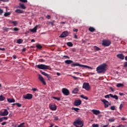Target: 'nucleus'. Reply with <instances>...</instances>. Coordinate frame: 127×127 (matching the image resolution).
Segmentation results:
<instances>
[{"mask_svg":"<svg viewBox=\"0 0 127 127\" xmlns=\"http://www.w3.org/2000/svg\"><path fill=\"white\" fill-rule=\"evenodd\" d=\"M18 127H25V126H24V123L21 124Z\"/></svg>","mask_w":127,"mask_h":127,"instance_id":"38","label":"nucleus"},{"mask_svg":"<svg viewBox=\"0 0 127 127\" xmlns=\"http://www.w3.org/2000/svg\"><path fill=\"white\" fill-rule=\"evenodd\" d=\"M64 63H65V64H72V63H74V62H73V61L70 60H66L64 61Z\"/></svg>","mask_w":127,"mask_h":127,"instance_id":"19","label":"nucleus"},{"mask_svg":"<svg viewBox=\"0 0 127 127\" xmlns=\"http://www.w3.org/2000/svg\"><path fill=\"white\" fill-rule=\"evenodd\" d=\"M13 59H14V60L16 59V56L13 55Z\"/></svg>","mask_w":127,"mask_h":127,"instance_id":"63","label":"nucleus"},{"mask_svg":"<svg viewBox=\"0 0 127 127\" xmlns=\"http://www.w3.org/2000/svg\"><path fill=\"white\" fill-rule=\"evenodd\" d=\"M73 31H74L75 32H78V29L76 28H74Z\"/></svg>","mask_w":127,"mask_h":127,"instance_id":"57","label":"nucleus"},{"mask_svg":"<svg viewBox=\"0 0 127 127\" xmlns=\"http://www.w3.org/2000/svg\"><path fill=\"white\" fill-rule=\"evenodd\" d=\"M94 50H95V51H100V50H101V48L97 47L96 46H95L94 47Z\"/></svg>","mask_w":127,"mask_h":127,"instance_id":"25","label":"nucleus"},{"mask_svg":"<svg viewBox=\"0 0 127 127\" xmlns=\"http://www.w3.org/2000/svg\"><path fill=\"white\" fill-rule=\"evenodd\" d=\"M78 92H79V89L78 88H75L72 90V93L73 94H77Z\"/></svg>","mask_w":127,"mask_h":127,"instance_id":"22","label":"nucleus"},{"mask_svg":"<svg viewBox=\"0 0 127 127\" xmlns=\"http://www.w3.org/2000/svg\"><path fill=\"white\" fill-rule=\"evenodd\" d=\"M97 73H105L107 71V64H103L96 68Z\"/></svg>","mask_w":127,"mask_h":127,"instance_id":"1","label":"nucleus"},{"mask_svg":"<svg viewBox=\"0 0 127 127\" xmlns=\"http://www.w3.org/2000/svg\"><path fill=\"white\" fill-rule=\"evenodd\" d=\"M116 127H127V126L121 125H119L118 126H117Z\"/></svg>","mask_w":127,"mask_h":127,"instance_id":"44","label":"nucleus"},{"mask_svg":"<svg viewBox=\"0 0 127 127\" xmlns=\"http://www.w3.org/2000/svg\"><path fill=\"white\" fill-rule=\"evenodd\" d=\"M55 119V121H58V120H59V118H58V117L56 116L54 117Z\"/></svg>","mask_w":127,"mask_h":127,"instance_id":"51","label":"nucleus"},{"mask_svg":"<svg viewBox=\"0 0 127 127\" xmlns=\"http://www.w3.org/2000/svg\"><path fill=\"white\" fill-rule=\"evenodd\" d=\"M68 35H69L68 32L64 31L60 36V37H61L62 38H64L65 37H67Z\"/></svg>","mask_w":127,"mask_h":127,"instance_id":"12","label":"nucleus"},{"mask_svg":"<svg viewBox=\"0 0 127 127\" xmlns=\"http://www.w3.org/2000/svg\"><path fill=\"white\" fill-rule=\"evenodd\" d=\"M37 27H38V25H36L34 28L31 29L30 30L31 32H36L37 30Z\"/></svg>","mask_w":127,"mask_h":127,"instance_id":"21","label":"nucleus"},{"mask_svg":"<svg viewBox=\"0 0 127 127\" xmlns=\"http://www.w3.org/2000/svg\"><path fill=\"white\" fill-rule=\"evenodd\" d=\"M122 121H126V118L125 117H123L121 119Z\"/></svg>","mask_w":127,"mask_h":127,"instance_id":"64","label":"nucleus"},{"mask_svg":"<svg viewBox=\"0 0 127 127\" xmlns=\"http://www.w3.org/2000/svg\"><path fill=\"white\" fill-rule=\"evenodd\" d=\"M14 105H16L19 108H20V107H21V104L19 103H14Z\"/></svg>","mask_w":127,"mask_h":127,"instance_id":"39","label":"nucleus"},{"mask_svg":"<svg viewBox=\"0 0 127 127\" xmlns=\"http://www.w3.org/2000/svg\"><path fill=\"white\" fill-rule=\"evenodd\" d=\"M40 72H41V74H42V75H44V76H47V73H46L45 72H43V71H42V70H41Z\"/></svg>","mask_w":127,"mask_h":127,"instance_id":"37","label":"nucleus"},{"mask_svg":"<svg viewBox=\"0 0 127 127\" xmlns=\"http://www.w3.org/2000/svg\"><path fill=\"white\" fill-rule=\"evenodd\" d=\"M118 88H120V87H124V84L122 83H118L116 85Z\"/></svg>","mask_w":127,"mask_h":127,"instance_id":"31","label":"nucleus"},{"mask_svg":"<svg viewBox=\"0 0 127 127\" xmlns=\"http://www.w3.org/2000/svg\"><path fill=\"white\" fill-rule=\"evenodd\" d=\"M110 96L111 98H113V99H115V100H119V97L117 95H113L112 94H110Z\"/></svg>","mask_w":127,"mask_h":127,"instance_id":"20","label":"nucleus"},{"mask_svg":"<svg viewBox=\"0 0 127 127\" xmlns=\"http://www.w3.org/2000/svg\"><path fill=\"white\" fill-rule=\"evenodd\" d=\"M32 90L33 92H36V91H37V88H32Z\"/></svg>","mask_w":127,"mask_h":127,"instance_id":"55","label":"nucleus"},{"mask_svg":"<svg viewBox=\"0 0 127 127\" xmlns=\"http://www.w3.org/2000/svg\"><path fill=\"white\" fill-rule=\"evenodd\" d=\"M21 2H27V0H19Z\"/></svg>","mask_w":127,"mask_h":127,"instance_id":"49","label":"nucleus"},{"mask_svg":"<svg viewBox=\"0 0 127 127\" xmlns=\"http://www.w3.org/2000/svg\"><path fill=\"white\" fill-rule=\"evenodd\" d=\"M11 29L12 30H13V31H18V30H19V29H18V28H16V27H15L14 28H11Z\"/></svg>","mask_w":127,"mask_h":127,"instance_id":"34","label":"nucleus"},{"mask_svg":"<svg viewBox=\"0 0 127 127\" xmlns=\"http://www.w3.org/2000/svg\"><path fill=\"white\" fill-rule=\"evenodd\" d=\"M101 102L104 104L105 108H108L109 107V101H107L105 99L101 100Z\"/></svg>","mask_w":127,"mask_h":127,"instance_id":"14","label":"nucleus"},{"mask_svg":"<svg viewBox=\"0 0 127 127\" xmlns=\"http://www.w3.org/2000/svg\"><path fill=\"white\" fill-rule=\"evenodd\" d=\"M89 30L91 32H94V31H95V29L94 28V27H90L89 28Z\"/></svg>","mask_w":127,"mask_h":127,"instance_id":"28","label":"nucleus"},{"mask_svg":"<svg viewBox=\"0 0 127 127\" xmlns=\"http://www.w3.org/2000/svg\"><path fill=\"white\" fill-rule=\"evenodd\" d=\"M49 108L52 111H56V110H57V106L55 105L54 104H50Z\"/></svg>","mask_w":127,"mask_h":127,"instance_id":"8","label":"nucleus"},{"mask_svg":"<svg viewBox=\"0 0 127 127\" xmlns=\"http://www.w3.org/2000/svg\"><path fill=\"white\" fill-rule=\"evenodd\" d=\"M46 77L48 78V79H51V76L49 74H47V75H46Z\"/></svg>","mask_w":127,"mask_h":127,"instance_id":"42","label":"nucleus"},{"mask_svg":"<svg viewBox=\"0 0 127 127\" xmlns=\"http://www.w3.org/2000/svg\"><path fill=\"white\" fill-rule=\"evenodd\" d=\"M38 79L41 82H42L43 85H46V82H45V80H44V78L42 77V75L39 74Z\"/></svg>","mask_w":127,"mask_h":127,"instance_id":"9","label":"nucleus"},{"mask_svg":"<svg viewBox=\"0 0 127 127\" xmlns=\"http://www.w3.org/2000/svg\"><path fill=\"white\" fill-rule=\"evenodd\" d=\"M115 106H113L111 107V110H112V111H115Z\"/></svg>","mask_w":127,"mask_h":127,"instance_id":"47","label":"nucleus"},{"mask_svg":"<svg viewBox=\"0 0 127 127\" xmlns=\"http://www.w3.org/2000/svg\"><path fill=\"white\" fill-rule=\"evenodd\" d=\"M0 50H1L2 51H4V50H5V49H4V48H0Z\"/></svg>","mask_w":127,"mask_h":127,"instance_id":"60","label":"nucleus"},{"mask_svg":"<svg viewBox=\"0 0 127 127\" xmlns=\"http://www.w3.org/2000/svg\"><path fill=\"white\" fill-rule=\"evenodd\" d=\"M7 102H8V103H14L15 100L14 99L7 98Z\"/></svg>","mask_w":127,"mask_h":127,"instance_id":"23","label":"nucleus"},{"mask_svg":"<svg viewBox=\"0 0 127 127\" xmlns=\"http://www.w3.org/2000/svg\"><path fill=\"white\" fill-rule=\"evenodd\" d=\"M124 67H125V68L127 67V62L124 63Z\"/></svg>","mask_w":127,"mask_h":127,"instance_id":"48","label":"nucleus"},{"mask_svg":"<svg viewBox=\"0 0 127 127\" xmlns=\"http://www.w3.org/2000/svg\"><path fill=\"white\" fill-rule=\"evenodd\" d=\"M72 110H73V111H75V112H79V111H80V109L78 108L72 107Z\"/></svg>","mask_w":127,"mask_h":127,"instance_id":"29","label":"nucleus"},{"mask_svg":"<svg viewBox=\"0 0 127 127\" xmlns=\"http://www.w3.org/2000/svg\"><path fill=\"white\" fill-rule=\"evenodd\" d=\"M70 66L71 67H75L76 66H78V67H81V68H87L88 69H90L91 70L93 69V68H92L91 66L84 64H81L78 63L72 64Z\"/></svg>","mask_w":127,"mask_h":127,"instance_id":"2","label":"nucleus"},{"mask_svg":"<svg viewBox=\"0 0 127 127\" xmlns=\"http://www.w3.org/2000/svg\"><path fill=\"white\" fill-rule=\"evenodd\" d=\"M2 13H3V10L0 8V14H2Z\"/></svg>","mask_w":127,"mask_h":127,"instance_id":"50","label":"nucleus"},{"mask_svg":"<svg viewBox=\"0 0 127 127\" xmlns=\"http://www.w3.org/2000/svg\"><path fill=\"white\" fill-rule=\"evenodd\" d=\"M8 29H9V28H6V27H3V30H5L6 31H7L8 30Z\"/></svg>","mask_w":127,"mask_h":127,"instance_id":"45","label":"nucleus"},{"mask_svg":"<svg viewBox=\"0 0 127 127\" xmlns=\"http://www.w3.org/2000/svg\"><path fill=\"white\" fill-rule=\"evenodd\" d=\"M111 43H112L111 42V41L108 40H103L102 41V45H103L104 46H110Z\"/></svg>","mask_w":127,"mask_h":127,"instance_id":"6","label":"nucleus"},{"mask_svg":"<svg viewBox=\"0 0 127 127\" xmlns=\"http://www.w3.org/2000/svg\"><path fill=\"white\" fill-rule=\"evenodd\" d=\"M33 97V96L31 94H27L25 95H24L23 98L25 100H31L32 98Z\"/></svg>","mask_w":127,"mask_h":127,"instance_id":"7","label":"nucleus"},{"mask_svg":"<svg viewBox=\"0 0 127 127\" xmlns=\"http://www.w3.org/2000/svg\"><path fill=\"white\" fill-rule=\"evenodd\" d=\"M36 67H37L38 69H41L42 70H47L48 69V67H49V66L43 64H41L36 65Z\"/></svg>","mask_w":127,"mask_h":127,"instance_id":"4","label":"nucleus"},{"mask_svg":"<svg viewBox=\"0 0 127 127\" xmlns=\"http://www.w3.org/2000/svg\"><path fill=\"white\" fill-rule=\"evenodd\" d=\"M6 124V122H4L1 123L2 126H4Z\"/></svg>","mask_w":127,"mask_h":127,"instance_id":"59","label":"nucleus"},{"mask_svg":"<svg viewBox=\"0 0 127 127\" xmlns=\"http://www.w3.org/2000/svg\"><path fill=\"white\" fill-rule=\"evenodd\" d=\"M9 22L10 23H12L13 24L14 26H16V25H17V24H18V22H17V21H9Z\"/></svg>","mask_w":127,"mask_h":127,"instance_id":"18","label":"nucleus"},{"mask_svg":"<svg viewBox=\"0 0 127 127\" xmlns=\"http://www.w3.org/2000/svg\"><path fill=\"white\" fill-rule=\"evenodd\" d=\"M39 62H45V60L40 59L39 60Z\"/></svg>","mask_w":127,"mask_h":127,"instance_id":"46","label":"nucleus"},{"mask_svg":"<svg viewBox=\"0 0 127 127\" xmlns=\"http://www.w3.org/2000/svg\"><path fill=\"white\" fill-rule=\"evenodd\" d=\"M108 121L109 122H110V123H113V122H115V118H111L109 119Z\"/></svg>","mask_w":127,"mask_h":127,"instance_id":"35","label":"nucleus"},{"mask_svg":"<svg viewBox=\"0 0 127 127\" xmlns=\"http://www.w3.org/2000/svg\"><path fill=\"white\" fill-rule=\"evenodd\" d=\"M82 88L83 89H85L86 91H90V90H91L90 84H89V83L87 82L83 83Z\"/></svg>","mask_w":127,"mask_h":127,"instance_id":"5","label":"nucleus"},{"mask_svg":"<svg viewBox=\"0 0 127 127\" xmlns=\"http://www.w3.org/2000/svg\"><path fill=\"white\" fill-rule=\"evenodd\" d=\"M81 104H82V101H81V100L80 99L76 100L74 102V106H80Z\"/></svg>","mask_w":127,"mask_h":127,"instance_id":"13","label":"nucleus"},{"mask_svg":"<svg viewBox=\"0 0 127 127\" xmlns=\"http://www.w3.org/2000/svg\"><path fill=\"white\" fill-rule=\"evenodd\" d=\"M73 126L76 127H82L84 123L80 119H77L73 122Z\"/></svg>","mask_w":127,"mask_h":127,"instance_id":"3","label":"nucleus"},{"mask_svg":"<svg viewBox=\"0 0 127 127\" xmlns=\"http://www.w3.org/2000/svg\"><path fill=\"white\" fill-rule=\"evenodd\" d=\"M19 5H20V7L21 8H22L23 9H25V8H26V6H25V5H24V4H23V3H20Z\"/></svg>","mask_w":127,"mask_h":127,"instance_id":"24","label":"nucleus"},{"mask_svg":"<svg viewBox=\"0 0 127 127\" xmlns=\"http://www.w3.org/2000/svg\"><path fill=\"white\" fill-rule=\"evenodd\" d=\"M53 98L55 100H57V101H61V98H60V97H53Z\"/></svg>","mask_w":127,"mask_h":127,"instance_id":"36","label":"nucleus"},{"mask_svg":"<svg viewBox=\"0 0 127 127\" xmlns=\"http://www.w3.org/2000/svg\"><path fill=\"white\" fill-rule=\"evenodd\" d=\"M83 99H84V100H88L89 99V98L87 96H84Z\"/></svg>","mask_w":127,"mask_h":127,"instance_id":"62","label":"nucleus"},{"mask_svg":"<svg viewBox=\"0 0 127 127\" xmlns=\"http://www.w3.org/2000/svg\"><path fill=\"white\" fill-rule=\"evenodd\" d=\"M92 127H99V124H93Z\"/></svg>","mask_w":127,"mask_h":127,"instance_id":"43","label":"nucleus"},{"mask_svg":"<svg viewBox=\"0 0 127 127\" xmlns=\"http://www.w3.org/2000/svg\"><path fill=\"white\" fill-rule=\"evenodd\" d=\"M22 42H23V40L21 39H19L17 41V43H18V44H21Z\"/></svg>","mask_w":127,"mask_h":127,"instance_id":"27","label":"nucleus"},{"mask_svg":"<svg viewBox=\"0 0 127 127\" xmlns=\"http://www.w3.org/2000/svg\"><path fill=\"white\" fill-rule=\"evenodd\" d=\"M2 118L3 119V121H6V120H7V119H8V118L7 117H2Z\"/></svg>","mask_w":127,"mask_h":127,"instance_id":"53","label":"nucleus"},{"mask_svg":"<svg viewBox=\"0 0 127 127\" xmlns=\"http://www.w3.org/2000/svg\"><path fill=\"white\" fill-rule=\"evenodd\" d=\"M67 45L69 47H72V46H73V43H72V42H67Z\"/></svg>","mask_w":127,"mask_h":127,"instance_id":"30","label":"nucleus"},{"mask_svg":"<svg viewBox=\"0 0 127 127\" xmlns=\"http://www.w3.org/2000/svg\"><path fill=\"white\" fill-rule=\"evenodd\" d=\"M7 115H8L7 109H4L3 112L0 111V116H1L2 117L7 116Z\"/></svg>","mask_w":127,"mask_h":127,"instance_id":"10","label":"nucleus"},{"mask_svg":"<svg viewBox=\"0 0 127 127\" xmlns=\"http://www.w3.org/2000/svg\"><path fill=\"white\" fill-rule=\"evenodd\" d=\"M22 51L23 52H24L26 51V48H23V49L22 50Z\"/></svg>","mask_w":127,"mask_h":127,"instance_id":"61","label":"nucleus"},{"mask_svg":"<svg viewBox=\"0 0 127 127\" xmlns=\"http://www.w3.org/2000/svg\"><path fill=\"white\" fill-rule=\"evenodd\" d=\"M119 95L120 96H125V94L121 92L119 93Z\"/></svg>","mask_w":127,"mask_h":127,"instance_id":"58","label":"nucleus"},{"mask_svg":"<svg viewBox=\"0 0 127 127\" xmlns=\"http://www.w3.org/2000/svg\"><path fill=\"white\" fill-rule=\"evenodd\" d=\"M46 18L48 19H50V18H51V16L49 15H48L46 17Z\"/></svg>","mask_w":127,"mask_h":127,"instance_id":"54","label":"nucleus"},{"mask_svg":"<svg viewBox=\"0 0 127 127\" xmlns=\"http://www.w3.org/2000/svg\"><path fill=\"white\" fill-rule=\"evenodd\" d=\"M63 57L70 59V57H68V56H64Z\"/></svg>","mask_w":127,"mask_h":127,"instance_id":"56","label":"nucleus"},{"mask_svg":"<svg viewBox=\"0 0 127 127\" xmlns=\"http://www.w3.org/2000/svg\"><path fill=\"white\" fill-rule=\"evenodd\" d=\"M62 92L64 96H68L69 94V90L67 89L66 88H63L62 89Z\"/></svg>","mask_w":127,"mask_h":127,"instance_id":"11","label":"nucleus"},{"mask_svg":"<svg viewBox=\"0 0 127 127\" xmlns=\"http://www.w3.org/2000/svg\"><path fill=\"white\" fill-rule=\"evenodd\" d=\"M38 49H41L42 48V46L40 44H38L36 46Z\"/></svg>","mask_w":127,"mask_h":127,"instance_id":"33","label":"nucleus"},{"mask_svg":"<svg viewBox=\"0 0 127 127\" xmlns=\"http://www.w3.org/2000/svg\"><path fill=\"white\" fill-rule=\"evenodd\" d=\"M92 112H93V113L94 114V115H96V116H98V115H99V114L101 113V112H100L99 110H95V109H93L91 111Z\"/></svg>","mask_w":127,"mask_h":127,"instance_id":"15","label":"nucleus"},{"mask_svg":"<svg viewBox=\"0 0 127 127\" xmlns=\"http://www.w3.org/2000/svg\"><path fill=\"white\" fill-rule=\"evenodd\" d=\"M118 58H119V59H125V56L123 54H119L117 55Z\"/></svg>","mask_w":127,"mask_h":127,"instance_id":"16","label":"nucleus"},{"mask_svg":"<svg viewBox=\"0 0 127 127\" xmlns=\"http://www.w3.org/2000/svg\"><path fill=\"white\" fill-rule=\"evenodd\" d=\"M11 13L10 12H5L4 14V16H5V17L8 16L9 15H10Z\"/></svg>","mask_w":127,"mask_h":127,"instance_id":"26","label":"nucleus"},{"mask_svg":"<svg viewBox=\"0 0 127 127\" xmlns=\"http://www.w3.org/2000/svg\"><path fill=\"white\" fill-rule=\"evenodd\" d=\"M15 12H16V13L21 14L23 13L24 11L23 10H21L20 9H17L15 10Z\"/></svg>","mask_w":127,"mask_h":127,"instance_id":"17","label":"nucleus"},{"mask_svg":"<svg viewBox=\"0 0 127 127\" xmlns=\"http://www.w3.org/2000/svg\"><path fill=\"white\" fill-rule=\"evenodd\" d=\"M124 103H122L119 107L120 110H122V109H123V107H124Z\"/></svg>","mask_w":127,"mask_h":127,"instance_id":"40","label":"nucleus"},{"mask_svg":"<svg viewBox=\"0 0 127 127\" xmlns=\"http://www.w3.org/2000/svg\"><path fill=\"white\" fill-rule=\"evenodd\" d=\"M4 99H5V97H3L2 95L0 96V101H4Z\"/></svg>","mask_w":127,"mask_h":127,"instance_id":"32","label":"nucleus"},{"mask_svg":"<svg viewBox=\"0 0 127 127\" xmlns=\"http://www.w3.org/2000/svg\"><path fill=\"white\" fill-rule=\"evenodd\" d=\"M72 78H73V79H74V80H78V79H79V78H78L76 76H72Z\"/></svg>","mask_w":127,"mask_h":127,"instance_id":"52","label":"nucleus"},{"mask_svg":"<svg viewBox=\"0 0 127 127\" xmlns=\"http://www.w3.org/2000/svg\"><path fill=\"white\" fill-rule=\"evenodd\" d=\"M110 97H111L110 94H108L105 96V98H106V99H110Z\"/></svg>","mask_w":127,"mask_h":127,"instance_id":"41","label":"nucleus"}]
</instances>
